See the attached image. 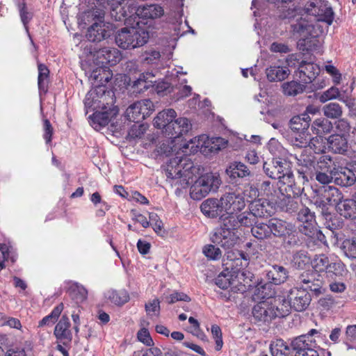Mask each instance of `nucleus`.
<instances>
[{
  "label": "nucleus",
  "instance_id": "obj_43",
  "mask_svg": "<svg viewBox=\"0 0 356 356\" xmlns=\"http://www.w3.org/2000/svg\"><path fill=\"white\" fill-rule=\"evenodd\" d=\"M261 192L264 195L271 200V203L275 204L277 196L281 193L280 189H277L270 181H264L260 186Z\"/></svg>",
  "mask_w": 356,
  "mask_h": 356
},
{
  "label": "nucleus",
  "instance_id": "obj_26",
  "mask_svg": "<svg viewBox=\"0 0 356 356\" xmlns=\"http://www.w3.org/2000/svg\"><path fill=\"white\" fill-rule=\"evenodd\" d=\"M332 175L334 176V183L341 186H353L356 181L355 173L346 168H334Z\"/></svg>",
  "mask_w": 356,
  "mask_h": 356
},
{
  "label": "nucleus",
  "instance_id": "obj_47",
  "mask_svg": "<svg viewBox=\"0 0 356 356\" xmlns=\"http://www.w3.org/2000/svg\"><path fill=\"white\" fill-rule=\"evenodd\" d=\"M292 263L295 268L298 269H304L311 263V259L307 252L303 250L296 252L292 258Z\"/></svg>",
  "mask_w": 356,
  "mask_h": 356
},
{
  "label": "nucleus",
  "instance_id": "obj_16",
  "mask_svg": "<svg viewBox=\"0 0 356 356\" xmlns=\"http://www.w3.org/2000/svg\"><path fill=\"white\" fill-rule=\"evenodd\" d=\"M225 227L228 229H235L237 230L241 227H252L255 218L249 211H243L240 213L228 216L225 219Z\"/></svg>",
  "mask_w": 356,
  "mask_h": 356
},
{
  "label": "nucleus",
  "instance_id": "obj_24",
  "mask_svg": "<svg viewBox=\"0 0 356 356\" xmlns=\"http://www.w3.org/2000/svg\"><path fill=\"white\" fill-rule=\"evenodd\" d=\"M268 300L275 318H283L290 314L291 307L287 296H277Z\"/></svg>",
  "mask_w": 356,
  "mask_h": 356
},
{
  "label": "nucleus",
  "instance_id": "obj_58",
  "mask_svg": "<svg viewBox=\"0 0 356 356\" xmlns=\"http://www.w3.org/2000/svg\"><path fill=\"white\" fill-rule=\"evenodd\" d=\"M346 272L345 265L340 261L330 263L325 273L330 275L342 276Z\"/></svg>",
  "mask_w": 356,
  "mask_h": 356
},
{
  "label": "nucleus",
  "instance_id": "obj_36",
  "mask_svg": "<svg viewBox=\"0 0 356 356\" xmlns=\"http://www.w3.org/2000/svg\"><path fill=\"white\" fill-rule=\"evenodd\" d=\"M311 129L314 134L323 136L331 133L333 129V124L327 118H319L314 120Z\"/></svg>",
  "mask_w": 356,
  "mask_h": 356
},
{
  "label": "nucleus",
  "instance_id": "obj_63",
  "mask_svg": "<svg viewBox=\"0 0 356 356\" xmlns=\"http://www.w3.org/2000/svg\"><path fill=\"white\" fill-rule=\"evenodd\" d=\"M322 137L323 136H317L311 138L309 136V140L307 147L312 149L316 154L323 152L325 148Z\"/></svg>",
  "mask_w": 356,
  "mask_h": 356
},
{
  "label": "nucleus",
  "instance_id": "obj_5",
  "mask_svg": "<svg viewBox=\"0 0 356 356\" xmlns=\"http://www.w3.org/2000/svg\"><path fill=\"white\" fill-rule=\"evenodd\" d=\"M249 255L240 250H230L226 252L222 259V266L225 271L234 273L236 271L245 269L249 265Z\"/></svg>",
  "mask_w": 356,
  "mask_h": 356
},
{
  "label": "nucleus",
  "instance_id": "obj_20",
  "mask_svg": "<svg viewBox=\"0 0 356 356\" xmlns=\"http://www.w3.org/2000/svg\"><path fill=\"white\" fill-rule=\"evenodd\" d=\"M191 127L190 121L186 118L174 119V121L167 127L165 136L170 139L179 138L187 134L191 130Z\"/></svg>",
  "mask_w": 356,
  "mask_h": 356
},
{
  "label": "nucleus",
  "instance_id": "obj_30",
  "mask_svg": "<svg viewBox=\"0 0 356 356\" xmlns=\"http://www.w3.org/2000/svg\"><path fill=\"white\" fill-rule=\"evenodd\" d=\"M222 207L220 199L209 198L201 204L200 209L204 215L211 218H216L223 212Z\"/></svg>",
  "mask_w": 356,
  "mask_h": 356
},
{
  "label": "nucleus",
  "instance_id": "obj_2",
  "mask_svg": "<svg viewBox=\"0 0 356 356\" xmlns=\"http://www.w3.org/2000/svg\"><path fill=\"white\" fill-rule=\"evenodd\" d=\"M114 94L106 90L104 86H97L88 92L85 98V105L93 109L101 108L91 116L95 129L106 126L118 113V109L113 106Z\"/></svg>",
  "mask_w": 356,
  "mask_h": 356
},
{
  "label": "nucleus",
  "instance_id": "obj_29",
  "mask_svg": "<svg viewBox=\"0 0 356 356\" xmlns=\"http://www.w3.org/2000/svg\"><path fill=\"white\" fill-rule=\"evenodd\" d=\"M177 117L176 111L172 108L163 110L159 112L154 119V125L158 129H162L165 134L167 127L174 121Z\"/></svg>",
  "mask_w": 356,
  "mask_h": 356
},
{
  "label": "nucleus",
  "instance_id": "obj_35",
  "mask_svg": "<svg viewBox=\"0 0 356 356\" xmlns=\"http://www.w3.org/2000/svg\"><path fill=\"white\" fill-rule=\"evenodd\" d=\"M271 231L268 220L266 222L255 220L253 226L251 227L252 235L259 241L271 238Z\"/></svg>",
  "mask_w": 356,
  "mask_h": 356
},
{
  "label": "nucleus",
  "instance_id": "obj_49",
  "mask_svg": "<svg viewBox=\"0 0 356 356\" xmlns=\"http://www.w3.org/2000/svg\"><path fill=\"white\" fill-rule=\"evenodd\" d=\"M230 271L221 272L215 280L216 284L222 289H227L232 284H234L235 280L234 275Z\"/></svg>",
  "mask_w": 356,
  "mask_h": 356
},
{
  "label": "nucleus",
  "instance_id": "obj_42",
  "mask_svg": "<svg viewBox=\"0 0 356 356\" xmlns=\"http://www.w3.org/2000/svg\"><path fill=\"white\" fill-rule=\"evenodd\" d=\"M106 298L116 305H122L129 300V296L125 290H109L106 293Z\"/></svg>",
  "mask_w": 356,
  "mask_h": 356
},
{
  "label": "nucleus",
  "instance_id": "obj_9",
  "mask_svg": "<svg viewBox=\"0 0 356 356\" xmlns=\"http://www.w3.org/2000/svg\"><path fill=\"white\" fill-rule=\"evenodd\" d=\"M220 202L223 211H225L229 216L240 212L245 207L243 196L236 192H229L224 194L220 197Z\"/></svg>",
  "mask_w": 356,
  "mask_h": 356
},
{
  "label": "nucleus",
  "instance_id": "obj_57",
  "mask_svg": "<svg viewBox=\"0 0 356 356\" xmlns=\"http://www.w3.org/2000/svg\"><path fill=\"white\" fill-rule=\"evenodd\" d=\"M154 77V74L150 72L142 73L139 75V77L134 81V86H138V84H143V87L140 88V90H146L149 86L155 82L153 80Z\"/></svg>",
  "mask_w": 356,
  "mask_h": 356
},
{
  "label": "nucleus",
  "instance_id": "obj_46",
  "mask_svg": "<svg viewBox=\"0 0 356 356\" xmlns=\"http://www.w3.org/2000/svg\"><path fill=\"white\" fill-rule=\"evenodd\" d=\"M305 86L297 81H289L282 84L283 93L286 96H296L303 92Z\"/></svg>",
  "mask_w": 356,
  "mask_h": 356
},
{
  "label": "nucleus",
  "instance_id": "obj_41",
  "mask_svg": "<svg viewBox=\"0 0 356 356\" xmlns=\"http://www.w3.org/2000/svg\"><path fill=\"white\" fill-rule=\"evenodd\" d=\"M270 348L272 356H291L293 353L291 344L289 346L282 339H277Z\"/></svg>",
  "mask_w": 356,
  "mask_h": 356
},
{
  "label": "nucleus",
  "instance_id": "obj_23",
  "mask_svg": "<svg viewBox=\"0 0 356 356\" xmlns=\"http://www.w3.org/2000/svg\"><path fill=\"white\" fill-rule=\"evenodd\" d=\"M296 197H291V194L285 195L281 192L275 200V209L277 207L289 213H296L299 210L300 202Z\"/></svg>",
  "mask_w": 356,
  "mask_h": 356
},
{
  "label": "nucleus",
  "instance_id": "obj_15",
  "mask_svg": "<svg viewBox=\"0 0 356 356\" xmlns=\"http://www.w3.org/2000/svg\"><path fill=\"white\" fill-rule=\"evenodd\" d=\"M314 205L317 210L318 220L322 221L329 230L335 229L338 226V219L335 214L330 211L329 207L323 203V201H314Z\"/></svg>",
  "mask_w": 356,
  "mask_h": 356
},
{
  "label": "nucleus",
  "instance_id": "obj_44",
  "mask_svg": "<svg viewBox=\"0 0 356 356\" xmlns=\"http://www.w3.org/2000/svg\"><path fill=\"white\" fill-rule=\"evenodd\" d=\"M233 275L234 276L235 282H237V284L242 285L245 288L252 286L254 275L248 270L242 269L241 270L233 273Z\"/></svg>",
  "mask_w": 356,
  "mask_h": 356
},
{
  "label": "nucleus",
  "instance_id": "obj_11",
  "mask_svg": "<svg viewBox=\"0 0 356 356\" xmlns=\"http://www.w3.org/2000/svg\"><path fill=\"white\" fill-rule=\"evenodd\" d=\"M297 282L305 289H309L318 294L321 293L323 280L318 273L314 270H307L302 273L297 279Z\"/></svg>",
  "mask_w": 356,
  "mask_h": 356
},
{
  "label": "nucleus",
  "instance_id": "obj_37",
  "mask_svg": "<svg viewBox=\"0 0 356 356\" xmlns=\"http://www.w3.org/2000/svg\"><path fill=\"white\" fill-rule=\"evenodd\" d=\"M337 210L346 218H356V202L354 200L343 199L337 207Z\"/></svg>",
  "mask_w": 356,
  "mask_h": 356
},
{
  "label": "nucleus",
  "instance_id": "obj_4",
  "mask_svg": "<svg viewBox=\"0 0 356 356\" xmlns=\"http://www.w3.org/2000/svg\"><path fill=\"white\" fill-rule=\"evenodd\" d=\"M291 29L293 35L299 38V44L304 46L302 49H308L310 45V38L316 37V31L314 24L306 17H298L296 22L291 24Z\"/></svg>",
  "mask_w": 356,
  "mask_h": 356
},
{
  "label": "nucleus",
  "instance_id": "obj_39",
  "mask_svg": "<svg viewBox=\"0 0 356 356\" xmlns=\"http://www.w3.org/2000/svg\"><path fill=\"white\" fill-rule=\"evenodd\" d=\"M227 174L232 178H243L250 175V170L243 163L235 161L226 170Z\"/></svg>",
  "mask_w": 356,
  "mask_h": 356
},
{
  "label": "nucleus",
  "instance_id": "obj_8",
  "mask_svg": "<svg viewBox=\"0 0 356 356\" xmlns=\"http://www.w3.org/2000/svg\"><path fill=\"white\" fill-rule=\"evenodd\" d=\"M111 15L116 22L124 21L128 25H132L136 16L134 7L126 6L125 0H111Z\"/></svg>",
  "mask_w": 356,
  "mask_h": 356
},
{
  "label": "nucleus",
  "instance_id": "obj_21",
  "mask_svg": "<svg viewBox=\"0 0 356 356\" xmlns=\"http://www.w3.org/2000/svg\"><path fill=\"white\" fill-rule=\"evenodd\" d=\"M70 325L67 316L65 314L62 316L55 326L54 334L63 345L70 343L72 340V333L70 329Z\"/></svg>",
  "mask_w": 356,
  "mask_h": 356
},
{
  "label": "nucleus",
  "instance_id": "obj_7",
  "mask_svg": "<svg viewBox=\"0 0 356 356\" xmlns=\"http://www.w3.org/2000/svg\"><path fill=\"white\" fill-rule=\"evenodd\" d=\"M154 111L152 102L149 99L138 101L126 110V116L129 121L139 123Z\"/></svg>",
  "mask_w": 356,
  "mask_h": 356
},
{
  "label": "nucleus",
  "instance_id": "obj_51",
  "mask_svg": "<svg viewBox=\"0 0 356 356\" xmlns=\"http://www.w3.org/2000/svg\"><path fill=\"white\" fill-rule=\"evenodd\" d=\"M323 115L330 119H337L343 113L341 106L337 103H329L323 107Z\"/></svg>",
  "mask_w": 356,
  "mask_h": 356
},
{
  "label": "nucleus",
  "instance_id": "obj_32",
  "mask_svg": "<svg viewBox=\"0 0 356 356\" xmlns=\"http://www.w3.org/2000/svg\"><path fill=\"white\" fill-rule=\"evenodd\" d=\"M311 118L307 113H301L291 118L289 122L290 129L294 132L308 131L310 126Z\"/></svg>",
  "mask_w": 356,
  "mask_h": 356
},
{
  "label": "nucleus",
  "instance_id": "obj_54",
  "mask_svg": "<svg viewBox=\"0 0 356 356\" xmlns=\"http://www.w3.org/2000/svg\"><path fill=\"white\" fill-rule=\"evenodd\" d=\"M38 84L40 90L46 91L49 71L44 64H39L38 66Z\"/></svg>",
  "mask_w": 356,
  "mask_h": 356
},
{
  "label": "nucleus",
  "instance_id": "obj_3",
  "mask_svg": "<svg viewBox=\"0 0 356 356\" xmlns=\"http://www.w3.org/2000/svg\"><path fill=\"white\" fill-rule=\"evenodd\" d=\"M138 27L134 24L130 28H122L115 35V43L124 49H135L147 43L149 33L139 26V21H135Z\"/></svg>",
  "mask_w": 356,
  "mask_h": 356
},
{
  "label": "nucleus",
  "instance_id": "obj_6",
  "mask_svg": "<svg viewBox=\"0 0 356 356\" xmlns=\"http://www.w3.org/2000/svg\"><path fill=\"white\" fill-rule=\"evenodd\" d=\"M263 168L267 176L279 179V182L292 170L291 162L282 158L265 161Z\"/></svg>",
  "mask_w": 356,
  "mask_h": 356
},
{
  "label": "nucleus",
  "instance_id": "obj_60",
  "mask_svg": "<svg viewBox=\"0 0 356 356\" xmlns=\"http://www.w3.org/2000/svg\"><path fill=\"white\" fill-rule=\"evenodd\" d=\"M297 218L299 221L302 222L311 223L316 220L317 216H315L314 212H312L308 207H302L297 211Z\"/></svg>",
  "mask_w": 356,
  "mask_h": 356
},
{
  "label": "nucleus",
  "instance_id": "obj_48",
  "mask_svg": "<svg viewBox=\"0 0 356 356\" xmlns=\"http://www.w3.org/2000/svg\"><path fill=\"white\" fill-rule=\"evenodd\" d=\"M341 249L348 258L356 259V238L344 239L341 245Z\"/></svg>",
  "mask_w": 356,
  "mask_h": 356
},
{
  "label": "nucleus",
  "instance_id": "obj_53",
  "mask_svg": "<svg viewBox=\"0 0 356 356\" xmlns=\"http://www.w3.org/2000/svg\"><path fill=\"white\" fill-rule=\"evenodd\" d=\"M330 263L329 258L325 254L316 255L312 261V266L314 271L325 272Z\"/></svg>",
  "mask_w": 356,
  "mask_h": 356
},
{
  "label": "nucleus",
  "instance_id": "obj_55",
  "mask_svg": "<svg viewBox=\"0 0 356 356\" xmlns=\"http://www.w3.org/2000/svg\"><path fill=\"white\" fill-rule=\"evenodd\" d=\"M70 296L76 303H81L87 299L88 291L83 286L76 284L71 287Z\"/></svg>",
  "mask_w": 356,
  "mask_h": 356
},
{
  "label": "nucleus",
  "instance_id": "obj_17",
  "mask_svg": "<svg viewBox=\"0 0 356 356\" xmlns=\"http://www.w3.org/2000/svg\"><path fill=\"white\" fill-rule=\"evenodd\" d=\"M235 229H228L225 227V220L220 229L215 234L213 241L224 248H232L238 241V236Z\"/></svg>",
  "mask_w": 356,
  "mask_h": 356
},
{
  "label": "nucleus",
  "instance_id": "obj_25",
  "mask_svg": "<svg viewBox=\"0 0 356 356\" xmlns=\"http://www.w3.org/2000/svg\"><path fill=\"white\" fill-rule=\"evenodd\" d=\"M275 314L271 309L268 298L254 305L252 309L254 318L259 321H271L275 318Z\"/></svg>",
  "mask_w": 356,
  "mask_h": 356
},
{
  "label": "nucleus",
  "instance_id": "obj_50",
  "mask_svg": "<svg viewBox=\"0 0 356 356\" xmlns=\"http://www.w3.org/2000/svg\"><path fill=\"white\" fill-rule=\"evenodd\" d=\"M317 21L325 22L330 25L334 19L332 8L325 3H320L319 15L316 17Z\"/></svg>",
  "mask_w": 356,
  "mask_h": 356
},
{
  "label": "nucleus",
  "instance_id": "obj_13",
  "mask_svg": "<svg viewBox=\"0 0 356 356\" xmlns=\"http://www.w3.org/2000/svg\"><path fill=\"white\" fill-rule=\"evenodd\" d=\"M318 196L314 201H323L328 205H336L343 200V195L341 191L333 186H323L317 190Z\"/></svg>",
  "mask_w": 356,
  "mask_h": 356
},
{
  "label": "nucleus",
  "instance_id": "obj_12",
  "mask_svg": "<svg viewBox=\"0 0 356 356\" xmlns=\"http://www.w3.org/2000/svg\"><path fill=\"white\" fill-rule=\"evenodd\" d=\"M291 346L293 356H319L318 353L312 348V340H308L307 335H300L293 339Z\"/></svg>",
  "mask_w": 356,
  "mask_h": 356
},
{
  "label": "nucleus",
  "instance_id": "obj_1",
  "mask_svg": "<svg viewBox=\"0 0 356 356\" xmlns=\"http://www.w3.org/2000/svg\"><path fill=\"white\" fill-rule=\"evenodd\" d=\"M199 170V168L193 165L187 158L177 156L167 163L165 170V175L175 181V185L185 188L192 184L190 196L196 200H202L211 192H216L221 184L220 177L213 173L201 175L193 182V177H196Z\"/></svg>",
  "mask_w": 356,
  "mask_h": 356
},
{
  "label": "nucleus",
  "instance_id": "obj_59",
  "mask_svg": "<svg viewBox=\"0 0 356 356\" xmlns=\"http://www.w3.org/2000/svg\"><path fill=\"white\" fill-rule=\"evenodd\" d=\"M335 99H339L341 101L345 102V100L341 97L340 92L336 87H331L326 91L323 92L319 97V100L322 103Z\"/></svg>",
  "mask_w": 356,
  "mask_h": 356
},
{
  "label": "nucleus",
  "instance_id": "obj_64",
  "mask_svg": "<svg viewBox=\"0 0 356 356\" xmlns=\"http://www.w3.org/2000/svg\"><path fill=\"white\" fill-rule=\"evenodd\" d=\"M203 253L207 258L212 260H218L222 256L220 249L213 245H207L204 246Z\"/></svg>",
  "mask_w": 356,
  "mask_h": 356
},
{
  "label": "nucleus",
  "instance_id": "obj_14",
  "mask_svg": "<svg viewBox=\"0 0 356 356\" xmlns=\"http://www.w3.org/2000/svg\"><path fill=\"white\" fill-rule=\"evenodd\" d=\"M113 29L112 24L95 22L88 29L86 36L89 41L100 42L108 38Z\"/></svg>",
  "mask_w": 356,
  "mask_h": 356
},
{
  "label": "nucleus",
  "instance_id": "obj_10",
  "mask_svg": "<svg viewBox=\"0 0 356 356\" xmlns=\"http://www.w3.org/2000/svg\"><path fill=\"white\" fill-rule=\"evenodd\" d=\"M287 298L291 309L297 312L305 311L312 300L308 291L302 288L291 289L287 294Z\"/></svg>",
  "mask_w": 356,
  "mask_h": 356
},
{
  "label": "nucleus",
  "instance_id": "obj_61",
  "mask_svg": "<svg viewBox=\"0 0 356 356\" xmlns=\"http://www.w3.org/2000/svg\"><path fill=\"white\" fill-rule=\"evenodd\" d=\"M332 170L331 171H316L314 173V176H315V179L320 184H323L324 186H329V184L332 183V181H334V176L332 175Z\"/></svg>",
  "mask_w": 356,
  "mask_h": 356
},
{
  "label": "nucleus",
  "instance_id": "obj_31",
  "mask_svg": "<svg viewBox=\"0 0 356 356\" xmlns=\"http://www.w3.org/2000/svg\"><path fill=\"white\" fill-rule=\"evenodd\" d=\"M164 13L163 8L156 4L139 6L136 9L134 22L141 16L144 18L155 19L161 17Z\"/></svg>",
  "mask_w": 356,
  "mask_h": 356
},
{
  "label": "nucleus",
  "instance_id": "obj_34",
  "mask_svg": "<svg viewBox=\"0 0 356 356\" xmlns=\"http://www.w3.org/2000/svg\"><path fill=\"white\" fill-rule=\"evenodd\" d=\"M327 143L329 148L336 154H343L348 149V140L346 136L340 134L331 135Z\"/></svg>",
  "mask_w": 356,
  "mask_h": 356
},
{
  "label": "nucleus",
  "instance_id": "obj_18",
  "mask_svg": "<svg viewBox=\"0 0 356 356\" xmlns=\"http://www.w3.org/2000/svg\"><path fill=\"white\" fill-rule=\"evenodd\" d=\"M94 58L97 65H115L121 59L120 51L114 47H104L96 51Z\"/></svg>",
  "mask_w": 356,
  "mask_h": 356
},
{
  "label": "nucleus",
  "instance_id": "obj_38",
  "mask_svg": "<svg viewBox=\"0 0 356 356\" xmlns=\"http://www.w3.org/2000/svg\"><path fill=\"white\" fill-rule=\"evenodd\" d=\"M268 79L273 81H281L287 78L289 70L280 66H270L266 70Z\"/></svg>",
  "mask_w": 356,
  "mask_h": 356
},
{
  "label": "nucleus",
  "instance_id": "obj_40",
  "mask_svg": "<svg viewBox=\"0 0 356 356\" xmlns=\"http://www.w3.org/2000/svg\"><path fill=\"white\" fill-rule=\"evenodd\" d=\"M316 157L313 155L300 154L298 158V165L305 168L304 173H307L310 177H314L316 168Z\"/></svg>",
  "mask_w": 356,
  "mask_h": 356
},
{
  "label": "nucleus",
  "instance_id": "obj_56",
  "mask_svg": "<svg viewBox=\"0 0 356 356\" xmlns=\"http://www.w3.org/2000/svg\"><path fill=\"white\" fill-rule=\"evenodd\" d=\"M309 140V134L308 131L296 132V135L291 138V143L293 146L302 148L307 147Z\"/></svg>",
  "mask_w": 356,
  "mask_h": 356
},
{
  "label": "nucleus",
  "instance_id": "obj_62",
  "mask_svg": "<svg viewBox=\"0 0 356 356\" xmlns=\"http://www.w3.org/2000/svg\"><path fill=\"white\" fill-rule=\"evenodd\" d=\"M105 13L103 10L99 8H95L86 14L85 19L92 24L95 22L99 23H105L104 22Z\"/></svg>",
  "mask_w": 356,
  "mask_h": 356
},
{
  "label": "nucleus",
  "instance_id": "obj_45",
  "mask_svg": "<svg viewBox=\"0 0 356 356\" xmlns=\"http://www.w3.org/2000/svg\"><path fill=\"white\" fill-rule=\"evenodd\" d=\"M316 171H331L335 167L334 162L329 155H321L316 159Z\"/></svg>",
  "mask_w": 356,
  "mask_h": 356
},
{
  "label": "nucleus",
  "instance_id": "obj_28",
  "mask_svg": "<svg viewBox=\"0 0 356 356\" xmlns=\"http://www.w3.org/2000/svg\"><path fill=\"white\" fill-rule=\"evenodd\" d=\"M270 229L271 231V236L284 237L286 234L291 233L293 229V225L285 220L279 218H271L268 220Z\"/></svg>",
  "mask_w": 356,
  "mask_h": 356
},
{
  "label": "nucleus",
  "instance_id": "obj_22",
  "mask_svg": "<svg viewBox=\"0 0 356 356\" xmlns=\"http://www.w3.org/2000/svg\"><path fill=\"white\" fill-rule=\"evenodd\" d=\"M320 69L316 64L302 60L298 65L296 76L305 83L312 82L319 74Z\"/></svg>",
  "mask_w": 356,
  "mask_h": 356
},
{
  "label": "nucleus",
  "instance_id": "obj_27",
  "mask_svg": "<svg viewBox=\"0 0 356 356\" xmlns=\"http://www.w3.org/2000/svg\"><path fill=\"white\" fill-rule=\"evenodd\" d=\"M289 270L284 266L274 264L266 270V277L270 283L279 285L284 283L289 278Z\"/></svg>",
  "mask_w": 356,
  "mask_h": 356
},
{
  "label": "nucleus",
  "instance_id": "obj_19",
  "mask_svg": "<svg viewBox=\"0 0 356 356\" xmlns=\"http://www.w3.org/2000/svg\"><path fill=\"white\" fill-rule=\"evenodd\" d=\"M249 211L255 219L268 217L274 213L275 204L271 200L258 199L250 204Z\"/></svg>",
  "mask_w": 356,
  "mask_h": 356
},
{
  "label": "nucleus",
  "instance_id": "obj_52",
  "mask_svg": "<svg viewBox=\"0 0 356 356\" xmlns=\"http://www.w3.org/2000/svg\"><path fill=\"white\" fill-rule=\"evenodd\" d=\"M228 141L221 137H213L207 140L205 146L211 152H218L227 147Z\"/></svg>",
  "mask_w": 356,
  "mask_h": 356
},
{
  "label": "nucleus",
  "instance_id": "obj_33",
  "mask_svg": "<svg viewBox=\"0 0 356 356\" xmlns=\"http://www.w3.org/2000/svg\"><path fill=\"white\" fill-rule=\"evenodd\" d=\"M280 183L286 186L284 190L287 194H292L293 196H300L304 190L301 184L296 181L292 170Z\"/></svg>",
  "mask_w": 356,
  "mask_h": 356
}]
</instances>
